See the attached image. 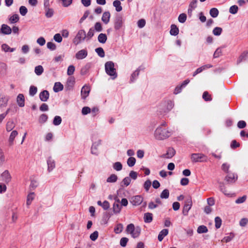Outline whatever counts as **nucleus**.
Instances as JSON below:
<instances>
[{
    "label": "nucleus",
    "instance_id": "obj_1",
    "mask_svg": "<svg viewBox=\"0 0 248 248\" xmlns=\"http://www.w3.org/2000/svg\"><path fill=\"white\" fill-rule=\"evenodd\" d=\"M171 135V132L168 129L163 128L161 126L158 127L155 132V137L156 139L163 140L166 139Z\"/></svg>",
    "mask_w": 248,
    "mask_h": 248
},
{
    "label": "nucleus",
    "instance_id": "obj_2",
    "mask_svg": "<svg viewBox=\"0 0 248 248\" xmlns=\"http://www.w3.org/2000/svg\"><path fill=\"white\" fill-rule=\"evenodd\" d=\"M125 231L127 233L130 234L133 238H135L140 236L141 228L139 226L135 227L133 224L131 223L127 226Z\"/></svg>",
    "mask_w": 248,
    "mask_h": 248
},
{
    "label": "nucleus",
    "instance_id": "obj_3",
    "mask_svg": "<svg viewBox=\"0 0 248 248\" xmlns=\"http://www.w3.org/2000/svg\"><path fill=\"white\" fill-rule=\"evenodd\" d=\"M105 67L106 73L110 76L112 79H114L117 78L116 70L114 68V64L112 62H107L105 63Z\"/></svg>",
    "mask_w": 248,
    "mask_h": 248
},
{
    "label": "nucleus",
    "instance_id": "obj_4",
    "mask_svg": "<svg viewBox=\"0 0 248 248\" xmlns=\"http://www.w3.org/2000/svg\"><path fill=\"white\" fill-rule=\"evenodd\" d=\"M86 37V34L84 30H79L77 34L76 37L73 40V43L76 45L79 44L82 41L85 40Z\"/></svg>",
    "mask_w": 248,
    "mask_h": 248
},
{
    "label": "nucleus",
    "instance_id": "obj_5",
    "mask_svg": "<svg viewBox=\"0 0 248 248\" xmlns=\"http://www.w3.org/2000/svg\"><path fill=\"white\" fill-rule=\"evenodd\" d=\"M191 159L192 162H207V157L203 154H192Z\"/></svg>",
    "mask_w": 248,
    "mask_h": 248
},
{
    "label": "nucleus",
    "instance_id": "obj_6",
    "mask_svg": "<svg viewBox=\"0 0 248 248\" xmlns=\"http://www.w3.org/2000/svg\"><path fill=\"white\" fill-rule=\"evenodd\" d=\"M192 205V202L191 198L186 199L185 202V205L183 209V214L184 216L188 215V211L191 209Z\"/></svg>",
    "mask_w": 248,
    "mask_h": 248
},
{
    "label": "nucleus",
    "instance_id": "obj_7",
    "mask_svg": "<svg viewBox=\"0 0 248 248\" xmlns=\"http://www.w3.org/2000/svg\"><path fill=\"white\" fill-rule=\"evenodd\" d=\"M124 20L123 17L121 15H117L114 19V29L115 30L120 29L123 25Z\"/></svg>",
    "mask_w": 248,
    "mask_h": 248
},
{
    "label": "nucleus",
    "instance_id": "obj_8",
    "mask_svg": "<svg viewBox=\"0 0 248 248\" xmlns=\"http://www.w3.org/2000/svg\"><path fill=\"white\" fill-rule=\"evenodd\" d=\"M225 180L228 184H233L237 180V175L234 173H228Z\"/></svg>",
    "mask_w": 248,
    "mask_h": 248
},
{
    "label": "nucleus",
    "instance_id": "obj_9",
    "mask_svg": "<svg viewBox=\"0 0 248 248\" xmlns=\"http://www.w3.org/2000/svg\"><path fill=\"white\" fill-rule=\"evenodd\" d=\"M143 198L140 195H137L131 198V203L135 206L140 205L143 202Z\"/></svg>",
    "mask_w": 248,
    "mask_h": 248
},
{
    "label": "nucleus",
    "instance_id": "obj_10",
    "mask_svg": "<svg viewBox=\"0 0 248 248\" xmlns=\"http://www.w3.org/2000/svg\"><path fill=\"white\" fill-rule=\"evenodd\" d=\"M1 180L4 182L5 183H9L11 180V176L8 170H5L1 174Z\"/></svg>",
    "mask_w": 248,
    "mask_h": 248
},
{
    "label": "nucleus",
    "instance_id": "obj_11",
    "mask_svg": "<svg viewBox=\"0 0 248 248\" xmlns=\"http://www.w3.org/2000/svg\"><path fill=\"white\" fill-rule=\"evenodd\" d=\"M0 32L5 35L10 34L12 32L11 28L6 24H2L1 27Z\"/></svg>",
    "mask_w": 248,
    "mask_h": 248
},
{
    "label": "nucleus",
    "instance_id": "obj_12",
    "mask_svg": "<svg viewBox=\"0 0 248 248\" xmlns=\"http://www.w3.org/2000/svg\"><path fill=\"white\" fill-rule=\"evenodd\" d=\"M47 170L51 171L55 168V162L52 158L50 156L47 160Z\"/></svg>",
    "mask_w": 248,
    "mask_h": 248
},
{
    "label": "nucleus",
    "instance_id": "obj_13",
    "mask_svg": "<svg viewBox=\"0 0 248 248\" xmlns=\"http://www.w3.org/2000/svg\"><path fill=\"white\" fill-rule=\"evenodd\" d=\"M49 97V93L47 90H44L39 94V98L43 102L47 101Z\"/></svg>",
    "mask_w": 248,
    "mask_h": 248
},
{
    "label": "nucleus",
    "instance_id": "obj_14",
    "mask_svg": "<svg viewBox=\"0 0 248 248\" xmlns=\"http://www.w3.org/2000/svg\"><path fill=\"white\" fill-rule=\"evenodd\" d=\"M88 52L86 49H82L78 51L76 54V58L78 60L83 59L87 57Z\"/></svg>",
    "mask_w": 248,
    "mask_h": 248
},
{
    "label": "nucleus",
    "instance_id": "obj_15",
    "mask_svg": "<svg viewBox=\"0 0 248 248\" xmlns=\"http://www.w3.org/2000/svg\"><path fill=\"white\" fill-rule=\"evenodd\" d=\"M90 91V87L88 86H84L81 91V95L83 99H85L89 95Z\"/></svg>",
    "mask_w": 248,
    "mask_h": 248
},
{
    "label": "nucleus",
    "instance_id": "obj_16",
    "mask_svg": "<svg viewBox=\"0 0 248 248\" xmlns=\"http://www.w3.org/2000/svg\"><path fill=\"white\" fill-rule=\"evenodd\" d=\"M212 65L210 64H205L204 65L196 69V70L193 73V76L195 77L197 74L201 73L204 70L212 67Z\"/></svg>",
    "mask_w": 248,
    "mask_h": 248
},
{
    "label": "nucleus",
    "instance_id": "obj_17",
    "mask_svg": "<svg viewBox=\"0 0 248 248\" xmlns=\"http://www.w3.org/2000/svg\"><path fill=\"white\" fill-rule=\"evenodd\" d=\"M247 60H248V51H244L241 54L237 61V64H238L241 62Z\"/></svg>",
    "mask_w": 248,
    "mask_h": 248
},
{
    "label": "nucleus",
    "instance_id": "obj_18",
    "mask_svg": "<svg viewBox=\"0 0 248 248\" xmlns=\"http://www.w3.org/2000/svg\"><path fill=\"white\" fill-rule=\"evenodd\" d=\"M16 102L20 107H23L25 106V98L23 94H19L16 98Z\"/></svg>",
    "mask_w": 248,
    "mask_h": 248
},
{
    "label": "nucleus",
    "instance_id": "obj_19",
    "mask_svg": "<svg viewBox=\"0 0 248 248\" xmlns=\"http://www.w3.org/2000/svg\"><path fill=\"white\" fill-rule=\"evenodd\" d=\"M110 14L108 11L105 12L103 13L102 16V21L105 24H107L110 20Z\"/></svg>",
    "mask_w": 248,
    "mask_h": 248
},
{
    "label": "nucleus",
    "instance_id": "obj_20",
    "mask_svg": "<svg viewBox=\"0 0 248 248\" xmlns=\"http://www.w3.org/2000/svg\"><path fill=\"white\" fill-rule=\"evenodd\" d=\"M17 135L18 132L16 130H13L11 133L8 140L9 145L10 146H12L13 144L15 138L17 136Z\"/></svg>",
    "mask_w": 248,
    "mask_h": 248
},
{
    "label": "nucleus",
    "instance_id": "obj_21",
    "mask_svg": "<svg viewBox=\"0 0 248 248\" xmlns=\"http://www.w3.org/2000/svg\"><path fill=\"white\" fill-rule=\"evenodd\" d=\"M175 154V151L172 148H169L168 149L167 153L164 155V157L167 158H170Z\"/></svg>",
    "mask_w": 248,
    "mask_h": 248
},
{
    "label": "nucleus",
    "instance_id": "obj_22",
    "mask_svg": "<svg viewBox=\"0 0 248 248\" xmlns=\"http://www.w3.org/2000/svg\"><path fill=\"white\" fill-rule=\"evenodd\" d=\"M169 231L168 229L162 230L158 235V240L161 242L163 239L164 237L168 235Z\"/></svg>",
    "mask_w": 248,
    "mask_h": 248
},
{
    "label": "nucleus",
    "instance_id": "obj_23",
    "mask_svg": "<svg viewBox=\"0 0 248 248\" xmlns=\"http://www.w3.org/2000/svg\"><path fill=\"white\" fill-rule=\"evenodd\" d=\"M143 218L145 223H150L153 220V214L150 213H145Z\"/></svg>",
    "mask_w": 248,
    "mask_h": 248
},
{
    "label": "nucleus",
    "instance_id": "obj_24",
    "mask_svg": "<svg viewBox=\"0 0 248 248\" xmlns=\"http://www.w3.org/2000/svg\"><path fill=\"white\" fill-rule=\"evenodd\" d=\"M63 89V85L60 82H56L53 87V91L55 93L61 91Z\"/></svg>",
    "mask_w": 248,
    "mask_h": 248
},
{
    "label": "nucleus",
    "instance_id": "obj_25",
    "mask_svg": "<svg viewBox=\"0 0 248 248\" xmlns=\"http://www.w3.org/2000/svg\"><path fill=\"white\" fill-rule=\"evenodd\" d=\"M113 6L115 8V10L117 12H120L123 9L121 3L119 0H114L113 2Z\"/></svg>",
    "mask_w": 248,
    "mask_h": 248
},
{
    "label": "nucleus",
    "instance_id": "obj_26",
    "mask_svg": "<svg viewBox=\"0 0 248 248\" xmlns=\"http://www.w3.org/2000/svg\"><path fill=\"white\" fill-rule=\"evenodd\" d=\"M8 101V98L4 95H1L0 96V107H6Z\"/></svg>",
    "mask_w": 248,
    "mask_h": 248
},
{
    "label": "nucleus",
    "instance_id": "obj_27",
    "mask_svg": "<svg viewBox=\"0 0 248 248\" xmlns=\"http://www.w3.org/2000/svg\"><path fill=\"white\" fill-rule=\"evenodd\" d=\"M170 32L171 35L176 36L179 33V29L175 25H171Z\"/></svg>",
    "mask_w": 248,
    "mask_h": 248
},
{
    "label": "nucleus",
    "instance_id": "obj_28",
    "mask_svg": "<svg viewBox=\"0 0 248 248\" xmlns=\"http://www.w3.org/2000/svg\"><path fill=\"white\" fill-rule=\"evenodd\" d=\"M121 210V205L119 204V201L115 202L113 205V211L114 213H119Z\"/></svg>",
    "mask_w": 248,
    "mask_h": 248
},
{
    "label": "nucleus",
    "instance_id": "obj_29",
    "mask_svg": "<svg viewBox=\"0 0 248 248\" xmlns=\"http://www.w3.org/2000/svg\"><path fill=\"white\" fill-rule=\"evenodd\" d=\"M101 143L100 140L94 142L93 144L92 148H91V153L93 154L94 155H97V146L100 145Z\"/></svg>",
    "mask_w": 248,
    "mask_h": 248
},
{
    "label": "nucleus",
    "instance_id": "obj_30",
    "mask_svg": "<svg viewBox=\"0 0 248 248\" xmlns=\"http://www.w3.org/2000/svg\"><path fill=\"white\" fill-rule=\"evenodd\" d=\"M140 70V67H139L132 74L130 78L131 82H133L137 79L139 76Z\"/></svg>",
    "mask_w": 248,
    "mask_h": 248
},
{
    "label": "nucleus",
    "instance_id": "obj_31",
    "mask_svg": "<svg viewBox=\"0 0 248 248\" xmlns=\"http://www.w3.org/2000/svg\"><path fill=\"white\" fill-rule=\"evenodd\" d=\"M107 40V36L106 34L101 33L98 36V41L100 43L104 44Z\"/></svg>",
    "mask_w": 248,
    "mask_h": 248
},
{
    "label": "nucleus",
    "instance_id": "obj_32",
    "mask_svg": "<svg viewBox=\"0 0 248 248\" xmlns=\"http://www.w3.org/2000/svg\"><path fill=\"white\" fill-rule=\"evenodd\" d=\"M34 199V192H31L30 194H28L27 197V202L26 204L28 206H29L32 201Z\"/></svg>",
    "mask_w": 248,
    "mask_h": 248
},
{
    "label": "nucleus",
    "instance_id": "obj_33",
    "mask_svg": "<svg viewBox=\"0 0 248 248\" xmlns=\"http://www.w3.org/2000/svg\"><path fill=\"white\" fill-rule=\"evenodd\" d=\"M1 49L4 52H13L15 50V48H11L8 45L6 44H3L1 46Z\"/></svg>",
    "mask_w": 248,
    "mask_h": 248
},
{
    "label": "nucleus",
    "instance_id": "obj_34",
    "mask_svg": "<svg viewBox=\"0 0 248 248\" xmlns=\"http://www.w3.org/2000/svg\"><path fill=\"white\" fill-rule=\"evenodd\" d=\"M19 17L17 14H15L9 18V21L10 23L14 24L17 22L19 21Z\"/></svg>",
    "mask_w": 248,
    "mask_h": 248
},
{
    "label": "nucleus",
    "instance_id": "obj_35",
    "mask_svg": "<svg viewBox=\"0 0 248 248\" xmlns=\"http://www.w3.org/2000/svg\"><path fill=\"white\" fill-rule=\"evenodd\" d=\"M15 126V124L13 121H8L6 125L7 131H11Z\"/></svg>",
    "mask_w": 248,
    "mask_h": 248
},
{
    "label": "nucleus",
    "instance_id": "obj_36",
    "mask_svg": "<svg viewBox=\"0 0 248 248\" xmlns=\"http://www.w3.org/2000/svg\"><path fill=\"white\" fill-rule=\"evenodd\" d=\"M207 228L204 225H201L197 229V232L198 233H203L208 232Z\"/></svg>",
    "mask_w": 248,
    "mask_h": 248
},
{
    "label": "nucleus",
    "instance_id": "obj_37",
    "mask_svg": "<svg viewBox=\"0 0 248 248\" xmlns=\"http://www.w3.org/2000/svg\"><path fill=\"white\" fill-rule=\"evenodd\" d=\"M46 10V16L50 18L52 17L53 15L54 11L52 9L49 8V7H45Z\"/></svg>",
    "mask_w": 248,
    "mask_h": 248
},
{
    "label": "nucleus",
    "instance_id": "obj_38",
    "mask_svg": "<svg viewBox=\"0 0 248 248\" xmlns=\"http://www.w3.org/2000/svg\"><path fill=\"white\" fill-rule=\"evenodd\" d=\"M44 72V68L41 65H38L35 67L34 72L38 75H41Z\"/></svg>",
    "mask_w": 248,
    "mask_h": 248
},
{
    "label": "nucleus",
    "instance_id": "obj_39",
    "mask_svg": "<svg viewBox=\"0 0 248 248\" xmlns=\"http://www.w3.org/2000/svg\"><path fill=\"white\" fill-rule=\"evenodd\" d=\"M37 92V88L36 86L31 85L30 87L29 94L30 96H33Z\"/></svg>",
    "mask_w": 248,
    "mask_h": 248
},
{
    "label": "nucleus",
    "instance_id": "obj_40",
    "mask_svg": "<svg viewBox=\"0 0 248 248\" xmlns=\"http://www.w3.org/2000/svg\"><path fill=\"white\" fill-rule=\"evenodd\" d=\"M218 10L216 8H213L210 10V14L211 16L214 18L217 17L218 15Z\"/></svg>",
    "mask_w": 248,
    "mask_h": 248
},
{
    "label": "nucleus",
    "instance_id": "obj_41",
    "mask_svg": "<svg viewBox=\"0 0 248 248\" xmlns=\"http://www.w3.org/2000/svg\"><path fill=\"white\" fill-rule=\"evenodd\" d=\"M123 225L121 223H119L114 228V231L116 233H119L123 230Z\"/></svg>",
    "mask_w": 248,
    "mask_h": 248
},
{
    "label": "nucleus",
    "instance_id": "obj_42",
    "mask_svg": "<svg viewBox=\"0 0 248 248\" xmlns=\"http://www.w3.org/2000/svg\"><path fill=\"white\" fill-rule=\"evenodd\" d=\"M170 195L169 191L167 189H165L162 191L160 194V198L161 199H167Z\"/></svg>",
    "mask_w": 248,
    "mask_h": 248
},
{
    "label": "nucleus",
    "instance_id": "obj_43",
    "mask_svg": "<svg viewBox=\"0 0 248 248\" xmlns=\"http://www.w3.org/2000/svg\"><path fill=\"white\" fill-rule=\"evenodd\" d=\"M136 163V159L133 157H130L128 158L127 164L128 166L131 167L134 166Z\"/></svg>",
    "mask_w": 248,
    "mask_h": 248
},
{
    "label": "nucleus",
    "instance_id": "obj_44",
    "mask_svg": "<svg viewBox=\"0 0 248 248\" xmlns=\"http://www.w3.org/2000/svg\"><path fill=\"white\" fill-rule=\"evenodd\" d=\"M117 176L116 175L112 174L108 177L107 180V182L114 183L117 180Z\"/></svg>",
    "mask_w": 248,
    "mask_h": 248
},
{
    "label": "nucleus",
    "instance_id": "obj_45",
    "mask_svg": "<svg viewBox=\"0 0 248 248\" xmlns=\"http://www.w3.org/2000/svg\"><path fill=\"white\" fill-rule=\"evenodd\" d=\"M222 32V29L220 27H216L213 30V33L216 36L220 35Z\"/></svg>",
    "mask_w": 248,
    "mask_h": 248
},
{
    "label": "nucleus",
    "instance_id": "obj_46",
    "mask_svg": "<svg viewBox=\"0 0 248 248\" xmlns=\"http://www.w3.org/2000/svg\"><path fill=\"white\" fill-rule=\"evenodd\" d=\"M202 98L205 101H210L212 100V97L208 92L205 91L202 94Z\"/></svg>",
    "mask_w": 248,
    "mask_h": 248
},
{
    "label": "nucleus",
    "instance_id": "obj_47",
    "mask_svg": "<svg viewBox=\"0 0 248 248\" xmlns=\"http://www.w3.org/2000/svg\"><path fill=\"white\" fill-rule=\"evenodd\" d=\"M62 123V118L59 116H56L53 121V124L55 125H60Z\"/></svg>",
    "mask_w": 248,
    "mask_h": 248
},
{
    "label": "nucleus",
    "instance_id": "obj_48",
    "mask_svg": "<svg viewBox=\"0 0 248 248\" xmlns=\"http://www.w3.org/2000/svg\"><path fill=\"white\" fill-rule=\"evenodd\" d=\"M215 221L216 228L217 229H219L221 227V223H222L221 219L219 217H215Z\"/></svg>",
    "mask_w": 248,
    "mask_h": 248
},
{
    "label": "nucleus",
    "instance_id": "obj_49",
    "mask_svg": "<svg viewBox=\"0 0 248 248\" xmlns=\"http://www.w3.org/2000/svg\"><path fill=\"white\" fill-rule=\"evenodd\" d=\"M186 14L183 13L181 14L179 16H178V21L179 22L183 23H184L186 20Z\"/></svg>",
    "mask_w": 248,
    "mask_h": 248
},
{
    "label": "nucleus",
    "instance_id": "obj_50",
    "mask_svg": "<svg viewBox=\"0 0 248 248\" xmlns=\"http://www.w3.org/2000/svg\"><path fill=\"white\" fill-rule=\"evenodd\" d=\"M95 51L100 57L103 58L105 56V52L102 47L96 48Z\"/></svg>",
    "mask_w": 248,
    "mask_h": 248
},
{
    "label": "nucleus",
    "instance_id": "obj_51",
    "mask_svg": "<svg viewBox=\"0 0 248 248\" xmlns=\"http://www.w3.org/2000/svg\"><path fill=\"white\" fill-rule=\"evenodd\" d=\"M219 187L220 190L226 195H229L230 194L227 192V191L225 190L224 184L222 182L219 183Z\"/></svg>",
    "mask_w": 248,
    "mask_h": 248
},
{
    "label": "nucleus",
    "instance_id": "obj_52",
    "mask_svg": "<svg viewBox=\"0 0 248 248\" xmlns=\"http://www.w3.org/2000/svg\"><path fill=\"white\" fill-rule=\"evenodd\" d=\"M113 167L117 171H120L122 169V165L120 162H117L113 164Z\"/></svg>",
    "mask_w": 248,
    "mask_h": 248
},
{
    "label": "nucleus",
    "instance_id": "obj_53",
    "mask_svg": "<svg viewBox=\"0 0 248 248\" xmlns=\"http://www.w3.org/2000/svg\"><path fill=\"white\" fill-rule=\"evenodd\" d=\"M47 116L45 114H43L40 115L39 118V122L43 124L45 123L47 120Z\"/></svg>",
    "mask_w": 248,
    "mask_h": 248
},
{
    "label": "nucleus",
    "instance_id": "obj_54",
    "mask_svg": "<svg viewBox=\"0 0 248 248\" xmlns=\"http://www.w3.org/2000/svg\"><path fill=\"white\" fill-rule=\"evenodd\" d=\"M28 12L27 8L24 6H21L19 8V13L22 16H25Z\"/></svg>",
    "mask_w": 248,
    "mask_h": 248
},
{
    "label": "nucleus",
    "instance_id": "obj_55",
    "mask_svg": "<svg viewBox=\"0 0 248 248\" xmlns=\"http://www.w3.org/2000/svg\"><path fill=\"white\" fill-rule=\"evenodd\" d=\"M151 186V182L149 180H146L143 185L144 188L145 189L146 192H148L149 190L150 187Z\"/></svg>",
    "mask_w": 248,
    "mask_h": 248
},
{
    "label": "nucleus",
    "instance_id": "obj_56",
    "mask_svg": "<svg viewBox=\"0 0 248 248\" xmlns=\"http://www.w3.org/2000/svg\"><path fill=\"white\" fill-rule=\"evenodd\" d=\"M238 7L237 5L232 6L229 9V12L232 14H235L237 13Z\"/></svg>",
    "mask_w": 248,
    "mask_h": 248
},
{
    "label": "nucleus",
    "instance_id": "obj_57",
    "mask_svg": "<svg viewBox=\"0 0 248 248\" xmlns=\"http://www.w3.org/2000/svg\"><path fill=\"white\" fill-rule=\"evenodd\" d=\"M247 198L246 195H244L241 197H239L236 200L235 203L237 204L242 203L246 201Z\"/></svg>",
    "mask_w": 248,
    "mask_h": 248
},
{
    "label": "nucleus",
    "instance_id": "obj_58",
    "mask_svg": "<svg viewBox=\"0 0 248 248\" xmlns=\"http://www.w3.org/2000/svg\"><path fill=\"white\" fill-rule=\"evenodd\" d=\"M128 241V239L126 237H123L121 239L120 244V245L123 247H124L126 246V244Z\"/></svg>",
    "mask_w": 248,
    "mask_h": 248
},
{
    "label": "nucleus",
    "instance_id": "obj_59",
    "mask_svg": "<svg viewBox=\"0 0 248 248\" xmlns=\"http://www.w3.org/2000/svg\"><path fill=\"white\" fill-rule=\"evenodd\" d=\"M62 1V6L64 7H67L70 6L72 3L73 0H61Z\"/></svg>",
    "mask_w": 248,
    "mask_h": 248
},
{
    "label": "nucleus",
    "instance_id": "obj_60",
    "mask_svg": "<svg viewBox=\"0 0 248 248\" xmlns=\"http://www.w3.org/2000/svg\"><path fill=\"white\" fill-rule=\"evenodd\" d=\"M233 237L234 234L233 233H230L228 236L224 237L222 241L227 243L231 241Z\"/></svg>",
    "mask_w": 248,
    "mask_h": 248
},
{
    "label": "nucleus",
    "instance_id": "obj_61",
    "mask_svg": "<svg viewBox=\"0 0 248 248\" xmlns=\"http://www.w3.org/2000/svg\"><path fill=\"white\" fill-rule=\"evenodd\" d=\"M230 168V165L227 163H223L222 165V170L226 173H229V169Z\"/></svg>",
    "mask_w": 248,
    "mask_h": 248
},
{
    "label": "nucleus",
    "instance_id": "obj_62",
    "mask_svg": "<svg viewBox=\"0 0 248 248\" xmlns=\"http://www.w3.org/2000/svg\"><path fill=\"white\" fill-rule=\"evenodd\" d=\"M91 111V109L88 107H84L82 109V114L83 115H87L88 113H90Z\"/></svg>",
    "mask_w": 248,
    "mask_h": 248
},
{
    "label": "nucleus",
    "instance_id": "obj_63",
    "mask_svg": "<svg viewBox=\"0 0 248 248\" xmlns=\"http://www.w3.org/2000/svg\"><path fill=\"white\" fill-rule=\"evenodd\" d=\"M94 29L96 31H101L103 30L101 24L100 22H96L94 25Z\"/></svg>",
    "mask_w": 248,
    "mask_h": 248
},
{
    "label": "nucleus",
    "instance_id": "obj_64",
    "mask_svg": "<svg viewBox=\"0 0 248 248\" xmlns=\"http://www.w3.org/2000/svg\"><path fill=\"white\" fill-rule=\"evenodd\" d=\"M53 38L58 43H61L62 41V37L60 33L55 34Z\"/></svg>",
    "mask_w": 248,
    "mask_h": 248
}]
</instances>
